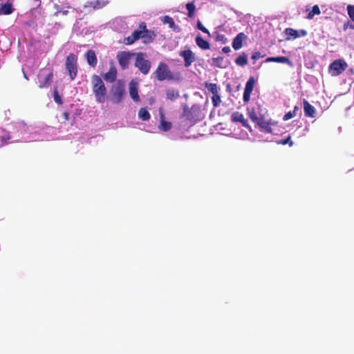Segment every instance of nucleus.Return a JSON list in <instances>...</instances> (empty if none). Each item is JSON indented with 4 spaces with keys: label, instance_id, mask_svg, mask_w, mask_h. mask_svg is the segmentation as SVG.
Returning a JSON list of instances; mask_svg holds the SVG:
<instances>
[{
    "label": "nucleus",
    "instance_id": "6",
    "mask_svg": "<svg viewBox=\"0 0 354 354\" xmlns=\"http://www.w3.org/2000/svg\"><path fill=\"white\" fill-rule=\"evenodd\" d=\"M135 55V66L137 67L144 75H147L151 66L150 61L145 59V55L142 52L138 53Z\"/></svg>",
    "mask_w": 354,
    "mask_h": 354
},
{
    "label": "nucleus",
    "instance_id": "5",
    "mask_svg": "<svg viewBox=\"0 0 354 354\" xmlns=\"http://www.w3.org/2000/svg\"><path fill=\"white\" fill-rule=\"evenodd\" d=\"M66 70L71 80L77 75V57L73 53H69L66 59Z\"/></svg>",
    "mask_w": 354,
    "mask_h": 354
},
{
    "label": "nucleus",
    "instance_id": "14",
    "mask_svg": "<svg viewBox=\"0 0 354 354\" xmlns=\"http://www.w3.org/2000/svg\"><path fill=\"white\" fill-rule=\"evenodd\" d=\"M109 3V1L92 0L87 1L84 5L85 8L99 10L105 7Z\"/></svg>",
    "mask_w": 354,
    "mask_h": 354
},
{
    "label": "nucleus",
    "instance_id": "49",
    "mask_svg": "<svg viewBox=\"0 0 354 354\" xmlns=\"http://www.w3.org/2000/svg\"><path fill=\"white\" fill-rule=\"evenodd\" d=\"M62 115H63V118H64V119L65 120H68V118H69V113H68L64 112V113H63Z\"/></svg>",
    "mask_w": 354,
    "mask_h": 354
},
{
    "label": "nucleus",
    "instance_id": "36",
    "mask_svg": "<svg viewBox=\"0 0 354 354\" xmlns=\"http://www.w3.org/2000/svg\"><path fill=\"white\" fill-rule=\"evenodd\" d=\"M197 28L200 30H201L203 32L206 33L208 35V36H210V32L209 30L202 24L201 21H197Z\"/></svg>",
    "mask_w": 354,
    "mask_h": 354
},
{
    "label": "nucleus",
    "instance_id": "26",
    "mask_svg": "<svg viewBox=\"0 0 354 354\" xmlns=\"http://www.w3.org/2000/svg\"><path fill=\"white\" fill-rule=\"evenodd\" d=\"M231 120L233 122H240L243 124V115L238 111H235L231 115Z\"/></svg>",
    "mask_w": 354,
    "mask_h": 354
},
{
    "label": "nucleus",
    "instance_id": "10",
    "mask_svg": "<svg viewBox=\"0 0 354 354\" xmlns=\"http://www.w3.org/2000/svg\"><path fill=\"white\" fill-rule=\"evenodd\" d=\"M139 28L142 29V43L147 44L151 43L156 38V35L153 30H149L147 28L145 22H141L139 24Z\"/></svg>",
    "mask_w": 354,
    "mask_h": 354
},
{
    "label": "nucleus",
    "instance_id": "48",
    "mask_svg": "<svg viewBox=\"0 0 354 354\" xmlns=\"http://www.w3.org/2000/svg\"><path fill=\"white\" fill-rule=\"evenodd\" d=\"M58 13H62V15H67L68 13V10H57L56 12H55V15H57Z\"/></svg>",
    "mask_w": 354,
    "mask_h": 354
},
{
    "label": "nucleus",
    "instance_id": "39",
    "mask_svg": "<svg viewBox=\"0 0 354 354\" xmlns=\"http://www.w3.org/2000/svg\"><path fill=\"white\" fill-rule=\"evenodd\" d=\"M216 40L221 41L223 44H225L227 41V38L225 37L224 35L218 34L216 36Z\"/></svg>",
    "mask_w": 354,
    "mask_h": 354
},
{
    "label": "nucleus",
    "instance_id": "29",
    "mask_svg": "<svg viewBox=\"0 0 354 354\" xmlns=\"http://www.w3.org/2000/svg\"><path fill=\"white\" fill-rule=\"evenodd\" d=\"M162 21L163 24H167L169 25V27L174 30H176L178 28L175 26L173 19L169 16H164L162 19Z\"/></svg>",
    "mask_w": 354,
    "mask_h": 354
},
{
    "label": "nucleus",
    "instance_id": "44",
    "mask_svg": "<svg viewBox=\"0 0 354 354\" xmlns=\"http://www.w3.org/2000/svg\"><path fill=\"white\" fill-rule=\"evenodd\" d=\"M252 92L245 90V103L249 102L250 99V94Z\"/></svg>",
    "mask_w": 354,
    "mask_h": 354
},
{
    "label": "nucleus",
    "instance_id": "30",
    "mask_svg": "<svg viewBox=\"0 0 354 354\" xmlns=\"http://www.w3.org/2000/svg\"><path fill=\"white\" fill-rule=\"evenodd\" d=\"M160 130L163 131H168L171 128V123L169 122H167L163 119V116L162 117L160 124L159 126Z\"/></svg>",
    "mask_w": 354,
    "mask_h": 354
},
{
    "label": "nucleus",
    "instance_id": "7",
    "mask_svg": "<svg viewBox=\"0 0 354 354\" xmlns=\"http://www.w3.org/2000/svg\"><path fill=\"white\" fill-rule=\"evenodd\" d=\"M125 95V88L122 83L113 85L111 91V100L114 104L120 103Z\"/></svg>",
    "mask_w": 354,
    "mask_h": 354
},
{
    "label": "nucleus",
    "instance_id": "1",
    "mask_svg": "<svg viewBox=\"0 0 354 354\" xmlns=\"http://www.w3.org/2000/svg\"><path fill=\"white\" fill-rule=\"evenodd\" d=\"M93 92L95 94L96 101L100 103L105 102L106 88L101 77L97 75L92 76Z\"/></svg>",
    "mask_w": 354,
    "mask_h": 354
},
{
    "label": "nucleus",
    "instance_id": "23",
    "mask_svg": "<svg viewBox=\"0 0 354 354\" xmlns=\"http://www.w3.org/2000/svg\"><path fill=\"white\" fill-rule=\"evenodd\" d=\"M243 41V32L239 33L232 41V47L234 50L241 48Z\"/></svg>",
    "mask_w": 354,
    "mask_h": 354
},
{
    "label": "nucleus",
    "instance_id": "34",
    "mask_svg": "<svg viewBox=\"0 0 354 354\" xmlns=\"http://www.w3.org/2000/svg\"><path fill=\"white\" fill-rule=\"evenodd\" d=\"M53 95V99L57 104H62V102H63L61 96L59 95L57 88L54 89Z\"/></svg>",
    "mask_w": 354,
    "mask_h": 354
},
{
    "label": "nucleus",
    "instance_id": "27",
    "mask_svg": "<svg viewBox=\"0 0 354 354\" xmlns=\"http://www.w3.org/2000/svg\"><path fill=\"white\" fill-rule=\"evenodd\" d=\"M138 118L143 121H147L150 119V113L145 108H141L138 111Z\"/></svg>",
    "mask_w": 354,
    "mask_h": 354
},
{
    "label": "nucleus",
    "instance_id": "9",
    "mask_svg": "<svg viewBox=\"0 0 354 354\" xmlns=\"http://www.w3.org/2000/svg\"><path fill=\"white\" fill-rule=\"evenodd\" d=\"M205 88L208 90L209 92L212 93V104L214 107H218L221 103V96L218 93V87L215 83H208L205 82Z\"/></svg>",
    "mask_w": 354,
    "mask_h": 354
},
{
    "label": "nucleus",
    "instance_id": "46",
    "mask_svg": "<svg viewBox=\"0 0 354 354\" xmlns=\"http://www.w3.org/2000/svg\"><path fill=\"white\" fill-rule=\"evenodd\" d=\"M275 57H270L266 59V62H275Z\"/></svg>",
    "mask_w": 354,
    "mask_h": 354
},
{
    "label": "nucleus",
    "instance_id": "22",
    "mask_svg": "<svg viewBox=\"0 0 354 354\" xmlns=\"http://www.w3.org/2000/svg\"><path fill=\"white\" fill-rule=\"evenodd\" d=\"M14 9L12 5L10 2H6L4 4H1L0 7V15H8L12 13Z\"/></svg>",
    "mask_w": 354,
    "mask_h": 354
},
{
    "label": "nucleus",
    "instance_id": "38",
    "mask_svg": "<svg viewBox=\"0 0 354 354\" xmlns=\"http://www.w3.org/2000/svg\"><path fill=\"white\" fill-rule=\"evenodd\" d=\"M295 116V111H289L286 113L283 118L284 121L288 120Z\"/></svg>",
    "mask_w": 354,
    "mask_h": 354
},
{
    "label": "nucleus",
    "instance_id": "21",
    "mask_svg": "<svg viewBox=\"0 0 354 354\" xmlns=\"http://www.w3.org/2000/svg\"><path fill=\"white\" fill-rule=\"evenodd\" d=\"M196 45L202 50H208L210 48L209 43L205 40L200 35H197L196 39Z\"/></svg>",
    "mask_w": 354,
    "mask_h": 354
},
{
    "label": "nucleus",
    "instance_id": "12",
    "mask_svg": "<svg viewBox=\"0 0 354 354\" xmlns=\"http://www.w3.org/2000/svg\"><path fill=\"white\" fill-rule=\"evenodd\" d=\"M247 110L249 118L254 123L259 121V120L263 115V109H261L260 105L257 103L252 107H248Z\"/></svg>",
    "mask_w": 354,
    "mask_h": 354
},
{
    "label": "nucleus",
    "instance_id": "40",
    "mask_svg": "<svg viewBox=\"0 0 354 354\" xmlns=\"http://www.w3.org/2000/svg\"><path fill=\"white\" fill-rule=\"evenodd\" d=\"M235 63L241 66H243V54L239 55L235 60Z\"/></svg>",
    "mask_w": 354,
    "mask_h": 354
},
{
    "label": "nucleus",
    "instance_id": "11",
    "mask_svg": "<svg viewBox=\"0 0 354 354\" xmlns=\"http://www.w3.org/2000/svg\"><path fill=\"white\" fill-rule=\"evenodd\" d=\"M134 55V53L127 51H120L118 53L116 57L119 65L122 70H124L129 67L131 58Z\"/></svg>",
    "mask_w": 354,
    "mask_h": 354
},
{
    "label": "nucleus",
    "instance_id": "3",
    "mask_svg": "<svg viewBox=\"0 0 354 354\" xmlns=\"http://www.w3.org/2000/svg\"><path fill=\"white\" fill-rule=\"evenodd\" d=\"M183 116L190 122L200 121L203 118L200 105L193 104L191 108H189L187 105L184 106Z\"/></svg>",
    "mask_w": 354,
    "mask_h": 354
},
{
    "label": "nucleus",
    "instance_id": "51",
    "mask_svg": "<svg viewBox=\"0 0 354 354\" xmlns=\"http://www.w3.org/2000/svg\"><path fill=\"white\" fill-rule=\"evenodd\" d=\"M7 139H9V137L8 138H5L4 136L2 137V143L0 144L1 146L3 145L4 144L6 143V140Z\"/></svg>",
    "mask_w": 354,
    "mask_h": 354
},
{
    "label": "nucleus",
    "instance_id": "18",
    "mask_svg": "<svg viewBox=\"0 0 354 354\" xmlns=\"http://www.w3.org/2000/svg\"><path fill=\"white\" fill-rule=\"evenodd\" d=\"M271 124L270 122L263 120V117L254 123L255 126L257 125L262 131L266 133L272 132Z\"/></svg>",
    "mask_w": 354,
    "mask_h": 354
},
{
    "label": "nucleus",
    "instance_id": "33",
    "mask_svg": "<svg viewBox=\"0 0 354 354\" xmlns=\"http://www.w3.org/2000/svg\"><path fill=\"white\" fill-rule=\"evenodd\" d=\"M275 59H276L275 62L287 64L290 66L292 65L291 61L286 57H283V56L275 57Z\"/></svg>",
    "mask_w": 354,
    "mask_h": 354
},
{
    "label": "nucleus",
    "instance_id": "20",
    "mask_svg": "<svg viewBox=\"0 0 354 354\" xmlns=\"http://www.w3.org/2000/svg\"><path fill=\"white\" fill-rule=\"evenodd\" d=\"M117 77V70L114 66H111L109 71L104 75V79L109 82H113Z\"/></svg>",
    "mask_w": 354,
    "mask_h": 354
},
{
    "label": "nucleus",
    "instance_id": "37",
    "mask_svg": "<svg viewBox=\"0 0 354 354\" xmlns=\"http://www.w3.org/2000/svg\"><path fill=\"white\" fill-rule=\"evenodd\" d=\"M348 15L351 19L354 21V6L348 5L347 6Z\"/></svg>",
    "mask_w": 354,
    "mask_h": 354
},
{
    "label": "nucleus",
    "instance_id": "43",
    "mask_svg": "<svg viewBox=\"0 0 354 354\" xmlns=\"http://www.w3.org/2000/svg\"><path fill=\"white\" fill-rule=\"evenodd\" d=\"M263 56L261 55L260 53L259 52H256L254 53H253L252 56V59L254 60V61H256L257 59H259L260 57H262Z\"/></svg>",
    "mask_w": 354,
    "mask_h": 354
},
{
    "label": "nucleus",
    "instance_id": "31",
    "mask_svg": "<svg viewBox=\"0 0 354 354\" xmlns=\"http://www.w3.org/2000/svg\"><path fill=\"white\" fill-rule=\"evenodd\" d=\"M320 10L317 5H315L313 7L311 11L308 13L307 18L308 19H311L314 17L315 15H318L320 14Z\"/></svg>",
    "mask_w": 354,
    "mask_h": 354
},
{
    "label": "nucleus",
    "instance_id": "16",
    "mask_svg": "<svg viewBox=\"0 0 354 354\" xmlns=\"http://www.w3.org/2000/svg\"><path fill=\"white\" fill-rule=\"evenodd\" d=\"M129 95L135 102H139L140 101V96L138 95V84L134 81H131L129 83Z\"/></svg>",
    "mask_w": 354,
    "mask_h": 354
},
{
    "label": "nucleus",
    "instance_id": "25",
    "mask_svg": "<svg viewBox=\"0 0 354 354\" xmlns=\"http://www.w3.org/2000/svg\"><path fill=\"white\" fill-rule=\"evenodd\" d=\"M257 82V77H255L254 76L250 77V78L248 79L245 85V90L252 92Z\"/></svg>",
    "mask_w": 354,
    "mask_h": 354
},
{
    "label": "nucleus",
    "instance_id": "32",
    "mask_svg": "<svg viewBox=\"0 0 354 354\" xmlns=\"http://www.w3.org/2000/svg\"><path fill=\"white\" fill-rule=\"evenodd\" d=\"M285 33L287 36L288 37H292L293 38H297L299 37H300L299 34V32L296 30H294L292 28H286L285 30Z\"/></svg>",
    "mask_w": 354,
    "mask_h": 354
},
{
    "label": "nucleus",
    "instance_id": "57",
    "mask_svg": "<svg viewBox=\"0 0 354 354\" xmlns=\"http://www.w3.org/2000/svg\"><path fill=\"white\" fill-rule=\"evenodd\" d=\"M0 131H2V132H3V129H0Z\"/></svg>",
    "mask_w": 354,
    "mask_h": 354
},
{
    "label": "nucleus",
    "instance_id": "42",
    "mask_svg": "<svg viewBox=\"0 0 354 354\" xmlns=\"http://www.w3.org/2000/svg\"><path fill=\"white\" fill-rule=\"evenodd\" d=\"M32 7L34 9H37L40 7L41 1V0H32Z\"/></svg>",
    "mask_w": 354,
    "mask_h": 354
},
{
    "label": "nucleus",
    "instance_id": "50",
    "mask_svg": "<svg viewBox=\"0 0 354 354\" xmlns=\"http://www.w3.org/2000/svg\"><path fill=\"white\" fill-rule=\"evenodd\" d=\"M299 34L300 37H304L306 35L307 32L304 30H301L300 32H299Z\"/></svg>",
    "mask_w": 354,
    "mask_h": 354
},
{
    "label": "nucleus",
    "instance_id": "41",
    "mask_svg": "<svg viewBox=\"0 0 354 354\" xmlns=\"http://www.w3.org/2000/svg\"><path fill=\"white\" fill-rule=\"evenodd\" d=\"M279 143L282 145H286L289 143L290 146H292L293 145V142L290 140V137L287 138L286 139L281 140Z\"/></svg>",
    "mask_w": 354,
    "mask_h": 354
},
{
    "label": "nucleus",
    "instance_id": "17",
    "mask_svg": "<svg viewBox=\"0 0 354 354\" xmlns=\"http://www.w3.org/2000/svg\"><path fill=\"white\" fill-rule=\"evenodd\" d=\"M304 111L306 117L315 118L316 115V109L307 100H304Z\"/></svg>",
    "mask_w": 354,
    "mask_h": 354
},
{
    "label": "nucleus",
    "instance_id": "52",
    "mask_svg": "<svg viewBox=\"0 0 354 354\" xmlns=\"http://www.w3.org/2000/svg\"><path fill=\"white\" fill-rule=\"evenodd\" d=\"M244 125H245V128H248L250 130V131H252V129H251L250 126L248 124L246 120H245Z\"/></svg>",
    "mask_w": 354,
    "mask_h": 354
},
{
    "label": "nucleus",
    "instance_id": "2",
    "mask_svg": "<svg viewBox=\"0 0 354 354\" xmlns=\"http://www.w3.org/2000/svg\"><path fill=\"white\" fill-rule=\"evenodd\" d=\"M38 86L39 88L48 87L53 79V69L52 67L41 68L38 73Z\"/></svg>",
    "mask_w": 354,
    "mask_h": 354
},
{
    "label": "nucleus",
    "instance_id": "13",
    "mask_svg": "<svg viewBox=\"0 0 354 354\" xmlns=\"http://www.w3.org/2000/svg\"><path fill=\"white\" fill-rule=\"evenodd\" d=\"M179 55L184 59L185 67L190 66L191 64L196 61L195 55L189 49L180 51Z\"/></svg>",
    "mask_w": 354,
    "mask_h": 354
},
{
    "label": "nucleus",
    "instance_id": "19",
    "mask_svg": "<svg viewBox=\"0 0 354 354\" xmlns=\"http://www.w3.org/2000/svg\"><path fill=\"white\" fill-rule=\"evenodd\" d=\"M86 61L89 66L95 67L97 63V59L93 50H88L86 54Z\"/></svg>",
    "mask_w": 354,
    "mask_h": 354
},
{
    "label": "nucleus",
    "instance_id": "15",
    "mask_svg": "<svg viewBox=\"0 0 354 354\" xmlns=\"http://www.w3.org/2000/svg\"><path fill=\"white\" fill-rule=\"evenodd\" d=\"M142 32H143L142 29L138 27V30H134L131 35L124 38V43L127 45H131L139 39H142Z\"/></svg>",
    "mask_w": 354,
    "mask_h": 354
},
{
    "label": "nucleus",
    "instance_id": "45",
    "mask_svg": "<svg viewBox=\"0 0 354 354\" xmlns=\"http://www.w3.org/2000/svg\"><path fill=\"white\" fill-rule=\"evenodd\" d=\"M244 19L245 22L247 21L248 23L252 22V20H254V18L252 17L250 15H245Z\"/></svg>",
    "mask_w": 354,
    "mask_h": 354
},
{
    "label": "nucleus",
    "instance_id": "28",
    "mask_svg": "<svg viewBox=\"0 0 354 354\" xmlns=\"http://www.w3.org/2000/svg\"><path fill=\"white\" fill-rule=\"evenodd\" d=\"M186 8L188 11L187 16L190 18H192L194 16L196 6L194 5V2H189L186 4Z\"/></svg>",
    "mask_w": 354,
    "mask_h": 354
},
{
    "label": "nucleus",
    "instance_id": "53",
    "mask_svg": "<svg viewBox=\"0 0 354 354\" xmlns=\"http://www.w3.org/2000/svg\"><path fill=\"white\" fill-rule=\"evenodd\" d=\"M299 110V107L295 106L294 107V110L292 111H295V115L297 114V111Z\"/></svg>",
    "mask_w": 354,
    "mask_h": 354
},
{
    "label": "nucleus",
    "instance_id": "35",
    "mask_svg": "<svg viewBox=\"0 0 354 354\" xmlns=\"http://www.w3.org/2000/svg\"><path fill=\"white\" fill-rule=\"evenodd\" d=\"M212 61L214 64L217 67H223V57H214L212 58Z\"/></svg>",
    "mask_w": 354,
    "mask_h": 354
},
{
    "label": "nucleus",
    "instance_id": "55",
    "mask_svg": "<svg viewBox=\"0 0 354 354\" xmlns=\"http://www.w3.org/2000/svg\"><path fill=\"white\" fill-rule=\"evenodd\" d=\"M351 28L352 29H354V24L351 25Z\"/></svg>",
    "mask_w": 354,
    "mask_h": 354
},
{
    "label": "nucleus",
    "instance_id": "47",
    "mask_svg": "<svg viewBox=\"0 0 354 354\" xmlns=\"http://www.w3.org/2000/svg\"><path fill=\"white\" fill-rule=\"evenodd\" d=\"M230 50H231V49H230V46H225L222 49V51L224 53H228L229 52H230Z\"/></svg>",
    "mask_w": 354,
    "mask_h": 354
},
{
    "label": "nucleus",
    "instance_id": "8",
    "mask_svg": "<svg viewBox=\"0 0 354 354\" xmlns=\"http://www.w3.org/2000/svg\"><path fill=\"white\" fill-rule=\"evenodd\" d=\"M346 62L343 59H336L329 66V72L332 76L342 74L347 68Z\"/></svg>",
    "mask_w": 354,
    "mask_h": 354
},
{
    "label": "nucleus",
    "instance_id": "56",
    "mask_svg": "<svg viewBox=\"0 0 354 354\" xmlns=\"http://www.w3.org/2000/svg\"><path fill=\"white\" fill-rule=\"evenodd\" d=\"M241 133L240 134H238L239 138H241Z\"/></svg>",
    "mask_w": 354,
    "mask_h": 354
},
{
    "label": "nucleus",
    "instance_id": "4",
    "mask_svg": "<svg viewBox=\"0 0 354 354\" xmlns=\"http://www.w3.org/2000/svg\"><path fill=\"white\" fill-rule=\"evenodd\" d=\"M155 77L158 81L172 80L174 77L169 70L168 65L165 62H160L154 72Z\"/></svg>",
    "mask_w": 354,
    "mask_h": 354
},
{
    "label": "nucleus",
    "instance_id": "54",
    "mask_svg": "<svg viewBox=\"0 0 354 354\" xmlns=\"http://www.w3.org/2000/svg\"><path fill=\"white\" fill-rule=\"evenodd\" d=\"M244 63H245V65L247 64V58L245 56V61H244Z\"/></svg>",
    "mask_w": 354,
    "mask_h": 354
},
{
    "label": "nucleus",
    "instance_id": "24",
    "mask_svg": "<svg viewBox=\"0 0 354 354\" xmlns=\"http://www.w3.org/2000/svg\"><path fill=\"white\" fill-rule=\"evenodd\" d=\"M166 97L167 99L173 101L180 97V93L178 90L174 88H168L166 90Z\"/></svg>",
    "mask_w": 354,
    "mask_h": 354
}]
</instances>
